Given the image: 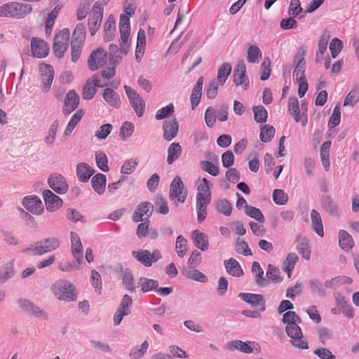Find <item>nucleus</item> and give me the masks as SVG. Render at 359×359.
<instances>
[{
	"label": "nucleus",
	"instance_id": "1",
	"mask_svg": "<svg viewBox=\"0 0 359 359\" xmlns=\"http://www.w3.org/2000/svg\"><path fill=\"white\" fill-rule=\"evenodd\" d=\"M50 290L58 300L71 302L77 299L76 287L69 280H57L52 285Z\"/></svg>",
	"mask_w": 359,
	"mask_h": 359
},
{
	"label": "nucleus",
	"instance_id": "2",
	"mask_svg": "<svg viewBox=\"0 0 359 359\" xmlns=\"http://www.w3.org/2000/svg\"><path fill=\"white\" fill-rule=\"evenodd\" d=\"M32 11V6L30 4L12 1L0 6V17L21 19Z\"/></svg>",
	"mask_w": 359,
	"mask_h": 359
},
{
	"label": "nucleus",
	"instance_id": "3",
	"mask_svg": "<svg viewBox=\"0 0 359 359\" xmlns=\"http://www.w3.org/2000/svg\"><path fill=\"white\" fill-rule=\"evenodd\" d=\"M60 245L59 238L55 237H49L35 243L34 248L29 250L34 255H43L57 250Z\"/></svg>",
	"mask_w": 359,
	"mask_h": 359
},
{
	"label": "nucleus",
	"instance_id": "4",
	"mask_svg": "<svg viewBox=\"0 0 359 359\" xmlns=\"http://www.w3.org/2000/svg\"><path fill=\"white\" fill-rule=\"evenodd\" d=\"M70 32L69 29L65 28L55 35L53 49L54 53L59 59L64 57L68 48Z\"/></svg>",
	"mask_w": 359,
	"mask_h": 359
},
{
	"label": "nucleus",
	"instance_id": "5",
	"mask_svg": "<svg viewBox=\"0 0 359 359\" xmlns=\"http://www.w3.org/2000/svg\"><path fill=\"white\" fill-rule=\"evenodd\" d=\"M124 90L136 115L142 117L144 113L145 102L139 93L130 86H124Z\"/></svg>",
	"mask_w": 359,
	"mask_h": 359
},
{
	"label": "nucleus",
	"instance_id": "6",
	"mask_svg": "<svg viewBox=\"0 0 359 359\" xmlns=\"http://www.w3.org/2000/svg\"><path fill=\"white\" fill-rule=\"evenodd\" d=\"M287 334L291 338L292 344L299 349H307L308 343L302 340L303 334L298 323H292L285 327Z\"/></svg>",
	"mask_w": 359,
	"mask_h": 359
},
{
	"label": "nucleus",
	"instance_id": "7",
	"mask_svg": "<svg viewBox=\"0 0 359 359\" xmlns=\"http://www.w3.org/2000/svg\"><path fill=\"white\" fill-rule=\"evenodd\" d=\"M103 18V7L96 2L93 5L88 18V29L91 36H94L98 30Z\"/></svg>",
	"mask_w": 359,
	"mask_h": 359
},
{
	"label": "nucleus",
	"instance_id": "8",
	"mask_svg": "<svg viewBox=\"0 0 359 359\" xmlns=\"http://www.w3.org/2000/svg\"><path fill=\"white\" fill-rule=\"evenodd\" d=\"M184 189V185L180 177L175 176L172 180L169 192V198L171 201L177 199L180 203H184L187 198V192Z\"/></svg>",
	"mask_w": 359,
	"mask_h": 359
},
{
	"label": "nucleus",
	"instance_id": "9",
	"mask_svg": "<svg viewBox=\"0 0 359 359\" xmlns=\"http://www.w3.org/2000/svg\"><path fill=\"white\" fill-rule=\"evenodd\" d=\"M107 86V83H101L98 74H94L91 80H88L83 87V99L86 100H92L97 93V88H103Z\"/></svg>",
	"mask_w": 359,
	"mask_h": 359
},
{
	"label": "nucleus",
	"instance_id": "10",
	"mask_svg": "<svg viewBox=\"0 0 359 359\" xmlns=\"http://www.w3.org/2000/svg\"><path fill=\"white\" fill-rule=\"evenodd\" d=\"M107 60V52L101 48L93 50L88 60V68L94 72L103 67Z\"/></svg>",
	"mask_w": 359,
	"mask_h": 359
},
{
	"label": "nucleus",
	"instance_id": "11",
	"mask_svg": "<svg viewBox=\"0 0 359 359\" xmlns=\"http://www.w3.org/2000/svg\"><path fill=\"white\" fill-rule=\"evenodd\" d=\"M248 304L255 311L248 309V317L257 318L261 316V312L265 311V301L261 294L248 293Z\"/></svg>",
	"mask_w": 359,
	"mask_h": 359
},
{
	"label": "nucleus",
	"instance_id": "12",
	"mask_svg": "<svg viewBox=\"0 0 359 359\" xmlns=\"http://www.w3.org/2000/svg\"><path fill=\"white\" fill-rule=\"evenodd\" d=\"M288 112L296 122H300L305 126L308 122L307 114L305 111L300 113L299 102L296 97H290L288 100Z\"/></svg>",
	"mask_w": 359,
	"mask_h": 359
},
{
	"label": "nucleus",
	"instance_id": "13",
	"mask_svg": "<svg viewBox=\"0 0 359 359\" xmlns=\"http://www.w3.org/2000/svg\"><path fill=\"white\" fill-rule=\"evenodd\" d=\"M153 205L147 201L140 203L135 208L132 219L134 222L149 220L153 212Z\"/></svg>",
	"mask_w": 359,
	"mask_h": 359
},
{
	"label": "nucleus",
	"instance_id": "14",
	"mask_svg": "<svg viewBox=\"0 0 359 359\" xmlns=\"http://www.w3.org/2000/svg\"><path fill=\"white\" fill-rule=\"evenodd\" d=\"M48 184L58 194H65L69 188L65 177L59 173L51 174L48 179Z\"/></svg>",
	"mask_w": 359,
	"mask_h": 359
},
{
	"label": "nucleus",
	"instance_id": "15",
	"mask_svg": "<svg viewBox=\"0 0 359 359\" xmlns=\"http://www.w3.org/2000/svg\"><path fill=\"white\" fill-rule=\"evenodd\" d=\"M211 202V196H205L201 192L196 194V208L197 212V220L203 222L207 216V206Z\"/></svg>",
	"mask_w": 359,
	"mask_h": 359
},
{
	"label": "nucleus",
	"instance_id": "16",
	"mask_svg": "<svg viewBox=\"0 0 359 359\" xmlns=\"http://www.w3.org/2000/svg\"><path fill=\"white\" fill-rule=\"evenodd\" d=\"M22 204L29 212L34 215H41L43 211L42 201L34 195L24 197Z\"/></svg>",
	"mask_w": 359,
	"mask_h": 359
},
{
	"label": "nucleus",
	"instance_id": "17",
	"mask_svg": "<svg viewBox=\"0 0 359 359\" xmlns=\"http://www.w3.org/2000/svg\"><path fill=\"white\" fill-rule=\"evenodd\" d=\"M79 96L74 90H70L67 92L62 108V113L67 116L76 110L79 104Z\"/></svg>",
	"mask_w": 359,
	"mask_h": 359
},
{
	"label": "nucleus",
	"instance_id": "18",
	"mask_svg": "<svg viewBox=\"0 0 359 359\" xmlns=\"http://www.w3.org/2000/svg\"><path fill=\"white\" fill-rule=\"evenodd\" d=\"M41 79L42 83V90L48 92L53 83L54 77V69L50 65L41 64L39 67Z\"/></svg>",
	"mask_w": 359,
	"mask_h": 359
},
{
	"label": "nucleus",
	"instance_id": "19",
	"mask_svg": "<svg viewBox=\"0 0 359 359\" xmlns=\"http://www.w3.org/2000/svg\"><path fill=\"white\" fill-rule=\"evenodd\" d=\"M31 50L34 57L43 58L48 55L49 47L43 39L33 37L31 40Z\"/></svg>",
	"mask_w": 359,
	"mask_h": 359
},
{
	"label": "nucleus",
	"instance_id": "20",
	"mask_svg": "<svg viewBox=\"0 0 359 359\" xmlns=\"http://www.w3.org/2000/svg\"><path fill=\"white\" fill-rule=\"evenodd\" d=\"M43 196L46 209L50 212H54L62 205V200L50 190H44Z\"/></svg>",
	"mask_w": 359,
	"mask_h": 359
},
{
	"label": "nucleus",
	"instance_id": "21",
	"mask_svg": "<svg viewBox=\"0 0 359 359\" xmlns=\"http://www.w3.org/2000/svg\"><path fill=\"white\" fill-rule=\"evenodd\" d=\"M294 64L293 80L297 81L306 79L304 75L306 62L304 61V54H297L294 59Z\"/></svg>",
	"mask_w": 359,
	"mask_h": 359
},
{
	"label": "nucleus",
	"instance_id": "22",
	"mask_svg": "<svg viewBox=\"0 0 359 359\" xmlns=\"http://www.w3.org/2000/svg\"><path fill=\"white\" fill-rule=\"evenodd\" d=\"M162 129L163 130V138L167 141H171L177 135L179 124L177 119L165 121L163 123Z\"/></svg>",
	"mask_w": 359,
	"mask_h": 359
},
{
	"label": "nucleus",
	"instance_id": "23",
	"mask_svg": "<svg viewBox=\"0 0 359 359\" xmlns=\"http://www.w3.org/2000/svg\"><path fill=\"white\" fill-rule=\"evenodd\" d=\"M84 111L83 109H79L72 116L69 121L67 123V126L65 130V132L62 135L63 140H65L67 137H69L78 123L80 122L83 116H84Z\"/></svg>",
	"mask_w": 359,
	"mask_h": 359
},
{
	"label": "nucleus",
	"instance_id": "24",
	"mask_svg": "<svg viewBox=\"0 0 359 359\" xmlns=\"http://www.w3.org/2000/svg\"><path fill=\"white\" fill-rule=\"evenodd\" d=\"M203 82V76H200L198 79L196 83L192 90L190 97L192 109H194L200 102L202 95Z\"/></svg>",
	"mask_w": 359,
	"mask_h": 359
},
{
	"label": "nucleus",
	"instance_id": "25",
	"mask_svg": "<svg viewBox=\"0 0 359 359\" xmlns=\"http://www.w3.org/2000/svg\"><path fill=\"white\" fill-rule=\"evenodd\" d=\"M95 173L93 168L90 167L86 163H79L76 166V175L79 180L81 182H86L90 177Z\"/></svg>",
	"mask_w": 359,
	"mask_h": 359
},
{
	"label": "nucleus",
	"instance_id": "26",
	"mask_svg": "<svg viewBox=\"0 0 359 359\" xmlns=\"http://www.w3.org/2000/svg\"><path fill=\"white\" fill-rule=\"evenodd\" d=\"M224 265L226 272L232 276L238 278L244 273L239 262L233 258L224 260Z\"/></svg>",
	"mask_w": 359,
	"mask_h": 359
},
{
	"label": "nucleus",
	"instance_id": "27",
	"mask_svg": "<svg viewBox=\"0 0 359 359\" xmlns=\"http://www.w3.org/2000/svg\"><path fill=\"white\" fill-rule=\"evenodd\" d=\"M102 97L104 101L115 109L121 107V100L119 95L111 88H107L104 90Z\"/></svg>",
	"mask_w": 359,
	"mask_h": 359
},
{
	"label": "nucleus",
	"instance_id": "28",
	"mask_svg": "<svg viewBox=\"0 0 359 359\" xmlns=\"http://www.w3.org/2000/svg\"><path fill=\"white\" fill-rule=\"evenodd\" d=\"M246 67L244 61H240L233 71V83L236 85H243L246 89L247 83H245Z\"/></svg>",
	"mask_w": 359,
	"mask_h": 359
},
{
	"label": "nucleus",
	"instance_id": "29",
	"mask_svg": "<svg viewBox=\"0 0 359 359\" xmlns=\"http://www.w3.org/2000/svg\"><path fill=\"white\" fill-rule=\"evenodd\" d=\"M192 239L194 245L202 251L208 249V237L206 234L201 232L199 230H195L192 233Z\"/></svg>",
	"mask_w": 359,
	"mask_h": 359
},
{
	"label": "nucleus",
	"instance_id": "30",
	"mask_svg": "<svg viewBox=\"0 0 359 359\" xmlns=\"http://www.w3.org/2000/svg\"><path fill=\"white\" fill-rule=\"evenodd\" d=\"M323 210L328 214L334 216H339V209L337 204L329 196H324L321 201Z\"/></svg>",
	"mask_w": 359,
	"mask_h": 359
},
{
	"label": "nucleus",
	"instance_id": "31",
	"mask_svg": "<svg viewBox=\"0 0 359 359\" xmlns=\"http://www.w3.org/2000/svg\"><path fill=\"white\" fill-rule=\"evenodd\" d=\"M119 30L121 41H126L128 40L130 32V22L129 17L125 14L120 15Z\"/></svg>",
	"mask_w": 359,
	"mask_h": 359
},
{
	"label": "nucleus",
	"instance_id": "32",
	"mask_svg": "<svg viewBox=\"0 0 359 359\" xmlns=\"http://www.w3.org/2000/svg\"><path fill=\"white\" fill-rule=\"evenodd\" d=\"M106 184L107 177L104 174H96L91 180L92 187L99 195H101L104 192Z\"/></svg>",
	"mask_w": 359,
	"mask_h": 359
},
{
	"label": "nucleus",
	"instance_id": "33",
	"mask_svg": "<svg viewBox=\"0 0 359 359\" xmlns=\"http://www.w3.org/2000/svg\"><path fill=\"white\" fill-rule=\"evenodd\" d=\"M311 226L313 231L320 237L324 236L323 225L320 213L316 210L311 211Z\"/></svg>",
	"mask_w": 359,
	"mask_h": 359
},
{
	"label": "nucleus",
	"instance_id": "34",
	"mask_svg": "<svg viewBox=\"0 0 359 359\" xmlns=\"http://www.w3.org/2000/svg\"><path fill=\"white\" fill-rule=\"evenodd\" d=\"M339 243L341 249L346 252L351 250L354 245L352 236L344 230L339 231Z\"/></svg>",
	"mask_w": 359,
	"mask_h": 359
},
{
	"label": "nucleus",
	"instance_id": "35",
	"mask_svg": "<svg viewBox=\"0 0 359 359\" xmlns=\"http://www.w3.org/2000/svg\"><path fill=\"white\" fill-rule=\"evenodd\" d=\"M15 274L13 262H8L0 267V285L5 283Z\"/></svg>",
	"mask_w": 359,
	"mask_h": 359
},
{
	"label": "nucleus",
	"instance_id": "36",
	"mask_svg": "<svg viewBox=\"0 0 359 359\" xmlns=\"http://www.w3.org/2000/svg\"><path fill=\"white\" fill-rule=\"evenodd\" d=\"M115 29V18L113 15H110L107 18L104 26V39L106 41H109L112 39Z\"/></svg>",
	"mask_w": 359,
	"mask_h": 359
},
{
	"label": "nucleus",
	"instance_id": "37",
	"mask_svg": "<svg viewBox=\"0 0 359 359\" xmlns=\"http://www.w3.org/2000/svg\"><path fill=\"white\" fill-rule=\"evenodd\" d=\"M299 259L298 256L294 252H290L283 264V270L287 273L288 278H290L292 271L294 269L296 263Z\"/></svg>",
	"mask_w": 359,
	"mask_h": 359
},
{
	"label": "nucleus",
	"instance_id": "38",
	"mask_svg": "<svg viewBox=\"0 0 359 359\" xmlns=\"http://www.w3.org/2000/svg\"><path fill=\"white\" fill-rule=\"evenodd\" d=\"M182 151V147L179 143H172L168 148L167 163L169 165L172 164L180 156Z\"/></svg>",
	"mask_w": 359,
	"mask_h": 359
},
{
	"label": "nucleus",
	"instance_id": "39",
	"mask_svg": "<svg viewBox=\"0 0 359 359\" xmlns=\"http://www.w3.org/2000/svg\"><path fill=\"white\" fill-rule=\"evenodd\" d=\"M132 255L146 267H149L152 265V262L150 259V252L147 250L133 251Z\"/></svg>",
	"mask_w": 359,
	"mask_h": 359
},
{
	"label": "nucleus",
	"instance_id": "40",
	"mask_svg": "<svg viewBox=\"0 0 359 359\" xmlns=\"http://www.w3.org/2000/svg\"><path fill=\"white\" fill-rule=\"evenodd\" d=\"M122 283L129 292H135V278L130 270L126 269L124 271L122 276Z\"/></svg>",
	"mask_w": 359,
	"mask_h": 359
},
{
	"label": "nucleus",
	"instance_id": "41",
	"mask_svg": "<svg viewBox=\"0 0 359 359\" xmlns=\"http://www.w3.org/2000/svg\"><path fill=\"white\" fill-rule=\"evenodd\" d=\"M138 283L141 287V291L144 293L153 290H156L158 287V282L157 280L145 277L140 278Z\"/></svg>",
	"mask_w": 359,
	"mask_h": 359
},
{
	"label": "nucleus",
	"instance_id": "42",
	"mask_svg": "<svg viewBox=\"0 0 359 359\" xmlns=\"http://www.w3.org/2000/svg\"><path fill=\"white\" fill-rule=\"evenodd\" d=\"M231 72V65L229 63H224L218 69L217 79L219 84L224 85L227 77Z\"/></svg>",
	"mask_w": 359,
	"mask_h": 359
},
{
	"label": "nucleus",
	"instance_id": "43",
	"mask_svg": "<svg viewBox=\"0 0 359 359\" xmlns=\"http://www.w3.org/2000/svg\"><path fill=\"white\" fill-rule=\"evenodd\" d=\"M215 208L218 212L229 216L232 212L231 204L227 199H219L215 203Z\"/></svg>",
	"mask_w": 359,
	"mask_h": 359
},
{
	"label": "nucleus",
	"instance_id": "44",
	"mask_svg": "<svg viewBox=\"0 0 359 359\" xmlns=\"http://www.w3.org/2000/svg\"><path fill=\"white\" fill-rule=\"evenodd\" d=\"M184 275L187 278L194 280L199 283H205L208 281V277L198 269L186 271H184Z\"/></svg>",
	"mask_w": 359,
	"mask_h": 359
},
{
	"label": "nucleus",
	"instance_id": "45",
	"mask_svg": "<svg viewBox=\"0 0 359 359\" xmlns=\"http://www.w3.org/2000/svg\"><path fill=\"white\" fill-rule=\"evenodd\" d=\"M262 57V52L257 46H248V62L257 64Z\"/></svg>",
	"mask_w": 359,
	"mask_h": 359
},
{
	"label": "nucleus",
	"instance_id": "46",
	"mask_svg": "<svg viewBox=\"0 0 359 359\" xmlns=\"http://www.w3.org/2000/svg\"><path fill=\"white\" fill-rule=\"evenodd\" d=\"M149 348V343L147 341H143L140 348L135 347L132 348L129 353L130 359H140L144 357Z\"/></svg>",
	"mask_w": 359,
	"mask_h": 359
},
{
	"label": "nucleus",
	"instance_id": "47",
	"mask_svg": "<svg viewBox=\"0 0 359 359\" xmlns=\"http://www.w3.org/2000/svg\"><path fill=\"white\" fill-rule=\"evenodd\" d=\"M254 118L257 123H265L268 117L266 109L262 105L252 107Z\"/></svg>",
	"mask_w": 359,
	"mask_h": 359
},
{
	"label": "nucleus",
	"instance_id": "48",
	"mask_svg": "<svg viewBox=\"0 0 359 359\" xmlns=\"http://www.w3.org/2000/svg\"><path fill=\"white\" fill-rule=\"evenodd\" d=\"M95 161L97 166L103 172H108V159L107 155L103 151H97L95 153Z\"/></svg>",
	"mask_w": 359,
	"mask_h": 359
},
{
	"label": "nucleus",
	"instance_id": "49",
	"mask_svg": "<svg viewBox=\"0 0 359 359\" xmlns=\"http://www.w3.org/2000/svg\"><path fill=\"white\" fill-rule=\"evenodd\" d=\"M86 39V27L83 23H79L73 32L72 41L84 43Z\"/></svg>",
	"mask_w": 359,
	"mask_h": 359
},
{
	"label": "nucleus",
	"instance_id": "50",
	"mask_svg": "<svg viewBox=\"0 0 359 359\" xmlns=\"http://www.w3.org/2000/svg\"><path fill=\"white\" fill-rule=\"evenodd\" d=\"M84 43L76 42V41H71V57L73 62H76L80 58L81 53Z\"/></svg>",
	"mask_w": 359,
	"mask_h": 359
},
{
	"label": "nucleus",
	"instance_id": "51",
	"mask_svg": "<svg viewBox=\"0 0 359 359\" xmlns=\"http://www.w3.org/2000/svg\"><path fill=\"white\" fill-rule=\"evenodd\" d=\"M296 249L304 259L306 260H309L310 259L311 251L309 249L308 244L305 238L297 240V245Z\"/></svg>",
	"mask_w": 359,
	"mask_h": 359
},
{
	"label": "nucleus",
	"instance_id": "52",
	"mask_svg": "<svg viewBox=\"0 0 359 359\" xmlns=\"http://www.w3.org/2000/svg\"><path fill=\"white\" fill-rule=\"evenodd\" d=\"M90 280L95 291L98 294H100L102 292V278L100 274L96 270L93 269L91 271Z\"/></svg>",
	"mask_w": 359,
	"mask_h": 359
},
{
	"label": "nucleus",
	"instance_id": "53",
	"mask_svg": "<svg viewBox=\"0 0 359 359\" xmlns=\"http://www.w3.org/2000/svg\"><path fill=\"white\" fill-rule=\"evenodd\" d=\"M139 163L137 158H130L127 160L121 166V172L125 175L133 173Z\"/></svg>",
	"mask_w": 359,
	"mask_h": 359
},
{
	"label": "nucleus",
	"instance_id": "54",
	"mask_svg": "<svg viewBox=\"0 0 359 359\" xmlns=\"http://www.w3.org/2000/svg\"><path fill=\"white\" fill-rule=\"evenodd\" d=\"M359 102V90L356 89L351 90L346 96L344 102V106H350L353 107Z\"/></svg>",
	"mask_w": 359,
	"mask_h": 359
},
{
	"label": "nucleus",
	"instance_id": "55",
	"mask_svg": "<svg viewBox=\"0 0 359 359\" xmlns=\"http://www.w3.org/2000/svg\"><path fill=\"white\" fill-rule=\"evenodd\" d=\"M134 125L132 122H124L120 129V136L123 140H126L134 132Z\"/></svg>",
	"mask_w": 359,
	"mask_h": 359
},
{
	"label": "nucleus",
	"instance_id": "56",
	"mask_svg": "<svg viewBox=\"0 0 359 359\" xmlns=\"http://www.w3.org/2000/svg\"><path fill=\"white\" fill-rule=\"evenodd\" d=\"M275 134V128L271 126L265 125L261 130L259 135L260 140L263 142H268L271 140Z\"/></svg>",
	"mask_w": 359,
	"mask_h": 359
},
{
	"label": "nucleus",
	"instance_id": "57",
	"mask_svg": "<svg viewBox=\"0 0 359 359\" xmlns=\"http://www.w3.org/2000/svg\"><path fill=\"white\" fill-rule=\"evenodd\" d=\"M302 12V8L299 0H291L288 11L290 16H292V18H302L304 15L299 17Z\"/></svg>",
	"mask_w": 359,
	"mask_h": 359
},
{
	"label": "nucleus",
	"instance_id": "58",
	"mask_svg": "<svg viewBox=\"0 0 359 359\" xmlns=\"http://www.w3.org/2000/svg\"><path fill=\"white\" fill-rule=\"evenodd\" d=\"M273 200L277 205H285L288 201V195L282 189H275L273 191Z\"/></svg>",
	"mask_w": 359,
	"mask_h": 359
},
{
	"label": "nucleus",
	"instance_id": "59",
	"mask_svg": "<svg viewBox=\"0 0 359 359\" xmlns=\"http://www.w3.org/2000/svg\"><path fill=\"white\" fill-rule=\"evenodd\" d=\"M309 287L313 294L318 296H324L325 290L322 283L316 278L311 279L309 282Z\"/></svg>",
	"mask_w": 359,
	"mask_h": 359
},
{
	"label": "nucleus",
	"instance_id": "60",
	"mask_svg": "<svg viewBox=\"0 0 359 359\" xmlns=\"http://www.w3.org/2000/svg\"><path fill=\"white\" fill-rule=\"evenodd\" d=\"M252 273L255 277V282L257 285H262L263 281L264 280V271L261 268L260 264L257 262H254L252 265Z\"/></svg>",
	"mask_w": 359,
	"mask_h": 359
},
{
	"label": "nucleus",
	"instance_id": "61",
	"mask_svg": "<svg viewBox=\"0 0 359 359\" xmlns=\"http://www.w3.org/2000/svg\"><path fill=\"white\" fill-rule=\"evenodd\" d=\"M187 240L182 235L177 236L175 249L180 257H183L186 255L187 250Z\"/></svg>",
	"mask_w": 359,
	"mask_h": 359
},
{
	"label": "nucleus",
	"instance_id": "62",
	"mask_svg": "<svg viewBox=\"0 0 359 359\" xmlns=\"http://www.w3.org/2000/svg\"><path fill=\"white\" fill-rule=\"evenodd\" d=\"M174 111V105L170 103L168 105L158 109L156 113L155 118L156 120L164 119L171 115Z\"/></svg>",
	"mask_w": 359,
	"mask_h": 359
},
{
	"label": "nucleus",
	"instance_id": "63",
	"mask_svg": "<svg viewBox=\"0 0 359 359\" xmlns=\"http://www.w3.org/2000/svg\"><path fill=\"white\" fill-rule=\"evenodd\" d=\"M343 48V43L338 38H334L330 43V50L333 58H336Z\"/></svg>",
	"mask_w": 359,
	"mask_h": 359
},
{
	"label": "nucleus",
	"instance_id": "64",
	"mask_svg": "<svg viewBox=\"0 0 359 359\" xmlns=\"http://www.w3.org/2000/svg\"><path fill=\"white\" fill-rule=\"evenodd\" d=\"M201 166L204 171L212 176L216 177L219 173V168L210 161H202L201 162Z\"/></svg>",
	"mask_w": 359,
	"mask_h": 359
}]
</instances>
